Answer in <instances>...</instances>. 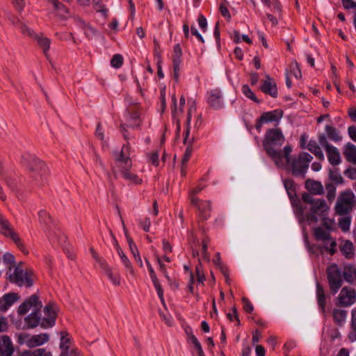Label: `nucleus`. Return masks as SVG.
<instances>
[{"label":"nucleus","instance_id":"1","mask_svg":"<svg viewBox=\"0 0 356 356\" xmlns=\"http://www.w3.org/2000/svg\"><path fill=\"white\" fill-rule=\"evenodd\" d=\"M284 140V136L279 128L268 129L263 140L264 149L277 166L284 165L292 152L290 145H286L283 149H281Z\"/></svg>","mask_w":356,"mask_h":356},{"label":"nucleus","instance_id":"2","mask_svg":"<svg viewBox=\"0 0 356 356\" xmlns=\"http://www.w3.org/2000/svg\"><path fill=\"white\" fill-rule=\"evenodd\" d=\"M302 198L305 203L310 205L309 211L305 214V218L309 223L317 222L321 218L327 215L330 208L325 200L316 199L308 193L302 194Z\"/></svg>","mask_w":356,"mask_h":356},{"label":"nucleus","instance_id":"3","mask_svg":"<svg viewBox=\"0 0 356 356\" xmlns=\"http://www.w3.org/2000/svg\"><path fill=\"white\" fill-rule=\"evenodd\" d=\"M22 163L26 165L33 179L38 184H42L43 177L47 174L45 163L34 154L25 153L22 155Z\"/></svg>","mask_w":356,"mask_h":356},{"label":"nucleus","instance_id":"4","mask_svg":"<svg viewBox=\"0 0 356 356\" xmlns=\"http://www.w3.org/2000/svg\"><path fill=\"white\" fill-rule=\"evenodd\" d=\"M313 157L307 152H300L297 156H289V161L283 166H277L278 168H286L290 170L292 174L297 177L305 178V174L309 168V163Z\"/></svg>","mask_w":356,"mask_h":356},{"label":"nucleus","instance_id":"5","mask_svg":"<svg viewBox=\"0 0 356 356\" xmlns=\"http://www.w3.org/2000/svg\"><path fill=\"white\" fill-rule=\"evenodd\" d=\"M356 206V197L350 190H346L340 193L336 205V213L340 216L350 213Z\"/></svg>","mask_w":356,"mask_h":356},{"label":"nucleus","instance_id":"6","mask_svg":"<svg viewBox=\"0 0 356 356\" xmlns=\"http://www.w3.org/2000/svg\"><path fill=\"white\" fill-rule=\"evenodd\" d=\"M12 269L10 268V271ZM9 280L19 286L31 287L33 284L32 272L24 269L21 266H14L13 271L9 274Z\"/></svg>","mask_w":356,"mask_h":356},{"label":"nucleus","instance_id":"7","mask_svg":"<svg viewBox=\"0 0 356 356\" xmlns=\"http://www.w3.org/2000/svg\"><path fill=\"white\" fill-rule=\"evenodd\" d=\"M115 166L113 168V173L117 178L118 170L121 168H132V161L130 158V146L129 143L124 145L120 151L113 152Z\"/></svg>","mask_w":356,"mask_h":356},{"label":"nucleus","instance_id":"8","mask_svg":"<svg viewBox=\"0 0 356 356\" xmlns=\"http://www.w3.org/2000/svg\"><path fill=\"white\" fill-rule=\"evenodd\" d=\"M90 250L93 259L99 264L104 273L111 283L115 286H120L121 284V275L120 273L111 267L106 260L100 257L93 248H90Z\"/></svg>","mask_w":356,"mask_h":356},{"label":"nucleus","instance_id":"9","mask_svg":"<svg viewBox=\"0 0 356 356\" xmlns=\"http://www.w3.org/2000/svg\"><path fill=\"white\" fill-rule=\"evenodd\" d=\"M49 340V335L47 333L31 335L27 333L17 334V342L21 345H26L29 348H35L42 346Z\"/></svg>","mask_w":356,"mask_h":356},{"label":"nucleus","instance_id":"10","mask_svg":"<svg viewBox=\"0 0 356 356\" xmlns=\"http://www.w3.org/2000/svg\"><path fill=\"white\" fill-rule=\"evenodd\" d=\"M327 275L330 291L335 294L343 283L341 270L337 264H333L327 267Z\"/></svg>","mask_w":356,"mask_h":356},{"label":"nucleus","instance_id":"11","mask_svg":"<svg viewBox=\"0 0 356 356\" xmlns=\"http://www.w3.org/2000/svg\"><path fill=\"white\" fill-rule=\"evenodd\" d=\"M314 236L317 241H322L323 248L330 251L331 254L335 253L336 241L331 237L330 231L321 227L314 229Z\"/></svg>","mask_w":356,"mask_h":356},{"label":"nucleus","instance_id":"12","mask_svg":"<svg viewBox=\"0 0 356 356\" xmlns=\"http://www.w3.org/2000/svg\"><path fill=\"white\" fill-rule=\"evenodd\" d=\"M1 233L5 236L10 238L15 245L24 254H28L29 251L26 249L24 243L19 236V234L15 231L13 227L8 221L1 222Z\"/></svg>","mask_w":356,"mask_h":356},{"label":"nucleus","instance_id":"13","mask_svg":"<svg viewBox=\"0 0 356 356\" xmlns=\"http://www.w3.org/2000/svg\"><path fill=\"white\" fill-rule=\"evenodd\" d=\"M42 303L37 294H33L22 302L17 308V313L20 316L26 314L29 311L41 312Z\"/></svg>","mask_w":356,"mask_h":356},{"label":"nucleus","instance_id":"14","mask_svg":"<svg viewBox=\"0 0 356 356\" xmlns=\"http://www.w3.org/2000/svg\"><path fill=\"white\" fill-rule=\"evenodd\" d=\"M57 311V307L54 304L49 303L44 307V313L45 317L40 323V326L42 328L51 327L55 325Z\"/></svg>","mask_w":356,"mask_h":356},{"label":"nucleus","instance_id":"15","mask_svg":"<svg viewBox=\"0 0 356 356\" xmlns=\"http://www.w3.org/2000/svg\"><path fill=\"white\" fill-rule=\"evenodd\" d=\"M283 111L280 109H276L272 111L264 113L257 121L255 125L257 130L260 131L261 128L264 123L277 122L282 118Z\"/></svg>","mask_w":356,"mask_h":356},{"label":"nucleus","instance_id":"16","mask_svg":"<svg viewBox=\"0 0 356 356\" xmlns=\"http://www.w3.org/2000/svg\"><path fill=\"white\" fill-rule=\"evenodd\" d=\"M60 348L61 349V354L60 356H79V353L76 350L71 348L72 341L68 337L69 334L66 331H61L60 332Z\"/></svg>","mask_w":356,"mask_h":356},{"label":"nucleus","instance_id":"17","mask_svg":"<svg viewBox=\"0 0 356 356\" xmlns=\"http://www.w3.org/2000/svg\"><path fill=\"white\" fill-rule=\"evenodd\" d=\"M126 125L131 128H139L141 119L137 106H131L127 108L126 112Z\"/></svg>","mask_w":356,"mask_h":356},{"label":"nucleus","instance_id":"18","mask_svg":"<svg viewBox=\"0 0 356 356\" xmlns=\"http://www.w3.org/2000/svg\"><path fill=\"white\" fill-rule=\"evenodd\" d=\"M339 302L341 305L348 307L356 301V291L350 287H343L339 296Z\"/></svg>","mask_w":356,"mask_h":356},{"label":"nucleus","instance_id":"19","mask_svg":"<svg viewBox=\"0 0 356 356\" xmlns=\"http://www.w3.org/2000/svg\"><path fill=\"white\" fill-rule=\"evenodd\" d=\"M197 109L196 104L195 101H193L191 103V105L188 108V113H187V118H186V131L188 130V135L190 136L191 130H193V132L195 133L197 131L199 127L201 125L202 120H201V116L197 115L195 118V123L193 124V127H192L191 126V121L192 118V115L193 113H195Z\"/></svg>","mask_w":356,"mask_h":356},{"label":"nucleus","instance_id":"20","mask_svg":"<svg viewBox=\"0 0 356 356\" xmlns=\"http://www.w3.org/2000/svg\"><path fill=\"white\" fill-rule=\"evenodd\" d=\"M19 296L13 292L8 293L0 298V312H6L15 302L19 300Z\"/></svg>","mask_w":356,"mask_h":356},{"label":"nucleus","instance_id":"21","mask_svg":"<svg viewBox=\"0 0 356 356\" xmlns=\"http://www.w3.org/2000/svg\"><path fill=\"white\" fill-rule=\"evenodd\" d=\"M14 346L11 339L7 335L0 336V356H12Z\"/></svg>","mask_w":356,"mask_h":356},{"label":"nucleus","instance_id":"22","mask_svg":"<svg viewBox=\"0 0 356 356\" xmlns=\"http://www.w3.org/2000/svg\"><path fill=\"white\" fill-rule=\"evenodd\" d=\"M221 92L218 89L211 90L208 93V104L214 109H220L222 107Z\"/></svg>","mask_w":356,"mask_h":356},{"label":"nucleus","instance_id":"23","mask_svg":"<svg viewBox=\"0 0 356 356\" xmlns=\"http://www.w3.org/2000/svg\"><path fill=\"white\" fill-rule=\"evenodd\" d=\"M194 141H195L194 135H193L192 136H190L188 135V130L185 131L184 144L185 145H186V151H185V153H184V157L182 159V161H181L183 166L186 165L187 162L188 161V160L191 156V154L193 152L192 145H193V143H194Z\"/></svg>","mask_w":356,"mask_h":356},{"label":"nucleus","instance_id":"24","mask_svg":"<svg viewBox=\"0 0 356 356\" xmlns=\"http://www.w3.org/2000/svg\"><path fill=\"white\" fill-rule=\"evenodd\" d=\"M261 90L264 93L270 95L273 97H276L277 90L275 83L269 75H266V79L263 81Z\"/></svg>","mask_w":356,"mask_h":356},{"label":"nucleus","instance_id":"25","mask_svg":"<svg viewBox=\"0 0 356 356\" xmlns=\"http://www.w3.org/2000/svg\"><path fill=\"white\" fill-rule=\"evenodd\" d=\"M40 312H31L24 318L25 325L22 329H33L36 327L40 323Z\"/></svg>","mask_w":356,"mask_h":356},{"label":"nucleus","instance_id":"26","mask_svg":"<svg viewBox=\"0 0 356 356\" xmlns=\"http://www.w3.org/2000/svg\"><path fill=\"white\" fill-rule=\"evenodd\" d=\"M131 168H121L118 170L122 178L128 181L131 184H140L142 183V179H140L136 174L131 172Z\"/></svg>","mask_w":356,"mask_h":356},{"label":"nucleus","instance_id":"27","mask_svg":"<svg viewBox=\"0 0 356 356\" xmlns=\"http://www.w3.org/2000/svg\"><path fill=\"white\" fill-rule=\"evenodd\" d=\"M33 38L37 41L38 46L42 50L45 57L49 59V56L48 51L50 49L51 40L42 34H35Z\"/></svg>","mask_w":356,"mask_h":356},{"label":"nucleus","instance_id":"28","mask_svg":"<svg viewBox=\"0 0 356 356\" xmlns=\"http://www.w3.org/2000/svg\"><path fill=\"white\" fill-rule=\"evenodd\" d=\"M305 187L312 195H321L323 193V186L320 181L309 179L305 182Z\"/></svg>","mask_w":356,"mask_h":356},{"label":"nucleus","instance_id":"29","mask_svg":"<svg viewBox=\"0 0 356 356\" xmlns=\"http://www.w3.org/2000/svg\"><path fill=\"white\" fill-rule=\"evenodd\" d=\"M330 163L332 165H337L341 162L340 153L337 147L332 146L325 150Z\"/></svg>","mask_w":356,"mask_h":356},{"label":"nucleus","instance_id":"30","mask_svg":"<svg viewBox=\"0 0 356 356\" xmlns=\"http://www.w3.org/2000/svg\"><path fill=\"white\" fill-rule=\"evenodd\" d=\"M38 218L40 222L43 225L44 228L48 232H51V225H54V222L49 213L45 210H40L38 212Z\"/></svg>","mask_w":356,"mask_h":356},{"label":"nucleus","instance_id":"31","mask_svg":"<svg viewBox=\"0 0 356 356\" xmlns=\"http://www.w3.org/2000/svg\"><path fill=\"white\" fill-rule=\"evenodd\" d=\"M343 154L346 160L353 164H356V146L350 143L346 145Z\"/></svg>","mask_w":356,"mask_h":356},{"label":"nucleus","instance_id":"32","mask_svg":"<svg viewBox=\"0 0 356 356\" xmlns=\"http://www.w3.org/2000/svg\"><path fill=\"white\" fill-rule=\"evenodd\" d=\"M197 209L200 217L202 220H207L210 216L211 202L201 201L200 205H197Z\"/></svg>","mask_w":356,"mask_h":356},{"label":"nucleus","instance_id":"33","mask_svg":"<svg viewBox=\"0 0 356 356\" xmlns=\"http://www.w3.org/2000/svg\"><path fill=\"white\" fill-rule=\"evenodd\" d=\"M316 298L318 307L323 313L325 312L326 300L325 295L322 286L317 282L316 284Z\"/></svg>","mask_w":356,"mask_h":356},{"label":"nucleus","instance_id":"34","mask_svg":"<svg viewBox=\"0 0 356 356\" xmlns=\"http://www.w3.org/2000/svg\"><path fill=\"white\" fill-rule=\"evenodd\" d=\"M347 312L342 309H334L332 311V318L335 323L339 326H342L346 319Z\"/></svg>","mask_w":356,"mask_h":356},{"label":"nucleus","instance_id":"35","mask_svg":"<svg viewBox=\"0 0 356 356\" xmlns=\"http://www.w3.org/2000/svg\"><path fill=\"white\" fill-rule=\"evenodd\" d=\"M307 149L313 153L319 160H324V154L321 147L314 140H310L307 145Z\"/></svg>","mask_w":356,"mask_h":356},{"label":"nucleus","instance_id":"36","mask_svg":"<svg viewBox=\"0 0 356 356\" xmlns=\"http://www.w3.org/2000/svg\"><path fill=\"white\" fill-rule=\"evenodd\" d=\"M118 254L121 259L122 262L123 263L127 271H128L130 275L133 277L136 276V273L133 266L131 265L130 261L127 258V257L124 254L122 250L119 248L118 249Z\"/></svg>","mask_w":356,"mask_h":356},{"label":"nucleus","instance_id":"37","mask_svg":"<svg viewBox=\"0 0 356 356\" xmlns=\"http://www.w3.org/2000/svg\"><path fill=\"white\" fill-rule=\"evenodd\" d=\"M340 250L347 259L351 258L354 254V246L353 243L349 241L343 242L340 246Z\"/></svg>","mask_w":356,"mask_h":356},{"label":"nucleus","instance_id":"38","mask_svg":"<svg viewBox=\"0 0 356 356\" xmlns=\"http://www.w3.org/2000/svg\"><path fill=\"white\" fill-rule=\"evenodd\" d=\"M342 276L347 282L353 283L356 280V269L352 266L346 267Z\"/></svg>","mask_w":356,"mask_h":356},{"label":"nucleus","instance_id":"39","mask_svg":"<svg viewBox=\"0 0 356 356\" xmlns=\"http://www.w3.org/2000/svg\"><path fill=\"white\" fill-rule=\"evenodd\" d=\"M325 131L328 138L330 140L334 142L340 141L341 140L342 137L339 135V131L334 127L330 125H326Z\"/></svg>","mask_w":356,"mask_h":356},{"label":"nucleus","instance_id":"40","mask_svg":"<svg viewBox=\"0 0 356 356\" xmlns=\"http://www.w3.org/2000/svg\"><path fill=\"white\" fill-rule=\"evenodd\" d=\"M351 328L353 332L348 334V339L351 341H356V307L352 310L351 312Z\"/></svg>","mask_w":356,"mask_h":356},{"label":"nucleus","instance_id":"41","mask_svg":"<svg viewBox=\"0 0 356 356\" xmlns=\"http://www.w3.org/2000/svg\"><path fill=\"white\" fill-rule=\"evenodd\" d=\"M182 51L179 44L174 47L173 54H172V63L173 65H180L181 63Z\"/></svg>","mask_w":356,"mask_h":356},{"label":"nucleus","instance_id":"42","mask_svg":"<svg viewBox=\"0 0 356 356\" xmlns=\"http://www.w3.org/2000/svg\"><path fill=\"white\" fill-rule=\"evenodd\" d=\"M322 221V225L325 229L332 231L334 229V221L325 215L320 218Z\"/></svg>","mask_w":356,"mask_h":356},{"label":"nucleus","instance_id":"43","mask_svg":"<svg viewBox=\"0 0 356 356\" xmlns=\"http://www.w3.org/2000/svg\"><path fill=\"white\" fill-rule=\"evenodd\" d=\"M241 90H242V92L246 97L252 99V101H254L256 103H259V101L257 98L256 95L254 94V92L252 91V90L250 88V87L248 86L243 85L242 86Z\"/></svg>","mask_w":356,"mask_h":356},{"label":"nucleus","instance_id":"44","mask_svg":"<svg viewBox=\"0 0 356 356\" xmlns=\"http://www.w3.org/2000/svg\"><path fill=\"white\" fill-rule=\"evenodd\" d=\"M351 222V217L346 216L342 218L339 221V227L343 232H347L350 229V225Z\"/></svg>","mask_w":356,"mask_h":356},{"label":"nucleus","instance_id":"45","mask_svg":"<svg viewBox=\"0 0 356 356\" xmlns=\"http://www.w3.org/2000/svg\"><path fill=\"white\" fill-rule=\"evenodd\" d=\"M81 24L82 26V28L85 31V34L86 36L89 38H92L94 35H96L97 31L92 27L90 24H87L84 22L81 21Z\"/></svg>","mask_w":356,"mask_h":356},{"label":"nucleus","instance_id":"46","mask_svg":"<svg viewBox=\"0 0 356 356\" xmlns=\"http://www.w3.org/2000/svg\"><path fill=\"white\" fill-rule=\"evenodd\" d=\"M154 287L157 291V294L161 300V302L162 305H163L164 308L166 309V305L165 303L164 298H163V291L162 289L161 285L160 284L158 280L152 282Z\"/></svg>","mask_w":356,"mask_h":356},{"label":"nucleus","instance_id":"47","mask_svg":"<svg viewBox=\"0 0 356 356\" xmlns=\"http://www.w3.org/2000/svg\"><path fill=\"white\" fill-rule=\"evenodd\" d=\"M44 231L50 241L56 240L58 235L60 234L59 229L54 225H51V232H48L45 228H44Z\"/></svg>","mask_w":356,"mask_h":356},{"label":"nucleus","instance_id":"48","mask_svg":"<svg viewBox=\"0 0 356 356\" xmlns=\"http://www.w3.org/2000/svg\"><path fill=\"white\" fill-rule=\"evenodd\" d=\"M94 3L95 9L99 12L102 13L104 16L106 17L108 10L106 8L104 4H103L101 0H92Z\"/></svg>","mask_w":356,"mask_h":356},{"label":"nucleus","instance_id":"49","mask_svg":"<svg viewBox=\"0 0 356 356\" xmlns=\"http://www.w3.org/2000/svg\"><path fill=\"white\" fill-rule=\"evenodd\" d=\"M123 63V57L120 54H115L111 60V65L115 68H119Z\"/></svg>","mask_w":356,"mask_h":356},{"label":"nucleus","instance_id":"50","mask_svg":"<svg viewBox=\"0 0 356 356\" xmlns=\"http://www.w3.org/2000/svg\"><path fill=\"white\" fill-rule=\"evenodd\" d=\"M18 28L20 29L23 34H26L31 38H33L35 34L32 29L22 22L19 24Z\"/></svg>","mask_w":356,"mask_h":356},{"label":"nucleus","instance_id":"51","mask_svg":"<svg viewBox=\"0 0 356 356\" xmlns=\"http://www.w3.org/2000/svg\"><path fill=\"white\" fill-rule=\"evenodd\" d=\"M208 239H204L202 241V259L207 261H209V254L207 251V243Z\"/></svg>","mask_w":356,"mask_h":356},{"label":"nucleus","instance_id":"52","mask_svg":"<svg viewBox=\"0 0 356 356\" xmlns=\"http://www.w3.org/2000/svg\"><path fill=\"white\" fill-rule=\"evenodd\" d=\"M140 226L143 228V229L148 232L150 230L151 221L149 218H145L143 220H140L139 221Z\"/></svg>","mask_w":356,"mask_h":356},{"label":"nucleus","instance_id":"53","mask_svg":"<svg viewBox=\"0 0 356 356\" xmlns=\"http://www.w3.org/2000/svg\"><path fill=\"white\" fill-rule=\"evenodd\" d=\"M8 322L6 317L0 316V332H7L8 330Z\"/></svg>","mask_w":356,"mask_h":356},{"label":"nucleus","instance_id":"54","mask_svg":"<svg viewBox=\"0 0 356 356\" xmlns=\"http://www.w3.org/2000/svg\"><path fill=\"white\" fill-rule=\"evenodd\" d=\"M242 301L243 303V308L248 313H251L253 311V305L247 298H243Z\"/></svg>","mask_w":356,"mask_h":356},{"label":"nucleus","instance_id":"55","mask_svg":"<svg viewBox=\"0 0 356 356\" xmlns=\"http://www.w3.org/2000/svg\"><path fill=\"white\" fill-rule=\"evenodd\" d=\"M149 161L155 166L159 165V152L157 151L152 152L149 156Z\"/></svg>","mask_w":356,"mask_h":356},{"label":"nucleus","instance_id":"56","mask_svg":"<svg viewBox=\"0 0 356 356\" xmlns=\"http://www.w3.org/2000/svg\"><path fill=\"white\" fill-rule=\"evenodd\" d=\"M33 356H52V355L44 348H38L33 351Z\"/></svg>","mask_w":356,"mask_h":356},{"label":"nucleus","instance_id":"57","mask_svg":"<svg viewBox=\"0 0 356 356\" xmlns=\"http://www.w3.org/2000/svg\"><path fill=\"white\" fill-rule=\"evenodd\" d=\"M318 142L320 145L325 148V150L327 149L329 147H331L332 146L328 143L326 137L323 134L319 136Z\"/></svg>","mask_w":356,"mask_h":356},{"label":"nucleus","instance_id":"58","mask_svg":"<svg viewBox=\"0 0 356 356\" xmlns=\"http://www.w3.org/2000/svg\"><path fill=\"white\" fill-rule=\"evenodd\" d=\"M345 175L350 179H356V168H350L344 172Z\"/></svg>","mask_w":356,"mask_h":356},{"label":"nucleus","instance_id":"59","mask_svg":"<svg viewBox=\"0 0 356 356\" xmlns=\"http://www.w3.org/2000/svg\"><path fill=\"white\" fill-rule=\"evenodd\" d=\"M198 24L200 27L204 32L207 30V19L202 15H200L198 17Z\"/></svg>","mask_w":356,"mask_h":356},{"label":"nucleus","instance_id":"60","mask_svg":"<svg viewBox=\"0 0 356 356\" xmlns=\"http://www.w3.org/2000/svg\"><path fill=\"white\" fill-rule=\"evenodd\" d=\"M13 3L15 8L19 12H21L25 6L24 0H13Z\"/></svg>","mask_w":356,"mask_h":356},{"label":"nucleus","instance_id":"61","mask_svg":"<svg viewBox=\"0 0 356 356\" xmlns=\"http://www.w3.org/2000/svg\"><path fill=\"white\" fill-rule=\"evenodd\" d=\"M342 4L344 8H356V3L353 0H342Z\"/></svg>","mask_w":356,"mask_h":356},{"label":"nucleus","instance_id":"62","mask_svg":"<svg viewBox=\"0 0 356 356\" xmlns=\"http://www.w3.org/2000/svg\"><path fill=\"white\" fill-rule=\"evenodd\" d=\"M291 67L293 68V70L291 74H292L296 79L300 78L301 76V72L298 67V63H295L291 65Z\"/></svg>","mask_w":356,"mask_h":356},{"label":"nucleus","instance_id":"63","mask_svg":"<svg viewBox=\"0 0 356 356\" xmlns=\"http://www.w3.org/2000/svg\"><path fill=\"white\" fill-rule=\"evenodd\" d=\"M196 275H197V280L199 282H203L204 280V275L202 273V270L201 268V266L196 267Z\"/></svg>","mask_w":356,"mask_h":356},{"label":"nucleus","instance_id":"64","mask_svg":"<svg viewBox=\"0 0 356 356\" xmlns=\"http://www.w3.org/2000/svg\"><path fill=\"white\" fill-rule=\"evenodd\" d=\"M348 134L350 138L356 142V127L350 126L348 127Z\"/></svg>","mask_w":356,"mask_h":356}]
</instances>
